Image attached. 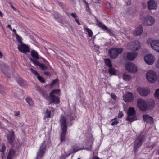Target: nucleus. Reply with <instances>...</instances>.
Instances as JSON below:
<instances>
[{
    "mask_svg": "<svg viewBox=\"0 0 159 159\" xmlns=\"http://www.w3.org/2000/svg\"><path fill=\"white\" fill-rule=\"evenodd\" d=\"M145 140V137L143 135H140L137 137L134 143V149L135 151L142 145Z\"/></svg>",
    "mask_w": 159,
    "mask_h": 159,
    "instance_id": "7",
    "label": "nucleus"
},
{
    "mask_svg": "<svg viewBox=\"0 0 159 159\" xmlns=\"http://www.w3.org/2000/svg\"><path fill=\"white\" fill-rule=\"evenodd\" d=\"M46 143V142H44L42 144L38 152L37 153L36 159H40L43 156L45 150Z\"/></svg>",
    "mask_w": 159,
    "mask_h": 159,
    "instance_id": "11",
    "label": "nucleus"
},
{
    "mask_svg": "<svg viewBox=\"0 0 159 159\" xmlns=\"http://www.w3.org/2000/svg\"><path fill=\"white\" fill-rule=\"evenodd\" d=\"M142 21V24L146 26H151L155 22V19L152 16L150 15L143 16L140 18Z\"/></svg>",
    "mask_w": 159,
    "mask_h": 159,
    "instance_id": "1",
    "label": "nucleus"
},
{
    "mask_svg": "<svg viewBox=\"0 0 159 159\" xmlns=\"http://www.w3.org/2000/svg\"><path fill=\"white\" fill-rule=\"evenodd\" d=\"M155 66L157 68L159 69V59L156 61L155 63Z\"/></svg>",
    "mask_w": 159,
    "mask_h": 159,
    "instance_id": "46",
    "label": "nucleus"
},
{
    "mask_svg": "<svg viewBox=\"0 0 159 159\" xmlns=\"http://www.w3.org/2000/svg\"><path fill=\"white\" fill-rule=\"evenodd\" d=\"M49 98L51 101H49V104L52 103L55 104H58L60 102L59 98L54 95H50Z\"/></svg>",
    "mask_w": 159,
    "mask_h": 159,
    "instance_id": "17",
    "label": "nucleus"
},
{
    "mask_svg": "<svg viewBox=\"0 0 159 159\" xmlns=\"http://www.w3.org/2000/svg\"><path fill=\"white\" fill-rule=\"evenodd\" d=\"M143 31V27L141 26H139L134 31L133 34L136 36L140 35L142 34Z\"/></svg>",
    "mask_w": 159,
    "mask_h": 159,
    "instance_id": "20",
    "label": "nucleus"
},
{
    "mask_svg": "<svg viewBox=\"0 0 159 159\" xmlns=\"http://www.w3.org/2000/svg\"><path fill=\"white\" fill-rule=\"evenodd\" d=\"M17 81L20 85H22L24 82V80L20 77L17 78Z\"/></svg>",
    "mask_w": 159,
    "mask_h": 159,
    "instance_id": "34",
    "label": "nucleus"
},
{
    "mask_svg": "<svg viewBox=\"0 0 159 159\" xmlns=\"http://www.w3.org/2000/svg\"><path fill=\"white\" fill-rule=\"evenodd\" d=\"M14 95L19 100L21 99L22 97V95H21L20 96L19 95H18L16 94H14Z\"/></svg>",
    "mask_w": 159,
    "mask_h": 159,
    "instance_id": "47",
    "label": "nucleus"
},
{
    "mask_svg": "<svg viewBox=\"0 0 159 159\" xmlns=\"http://www.w3.org/2000/svg\"><path fill=\"white\" fill-rule=\"evenodd\" d=\"M137 53L136 52H128L127 54V58L129 60H133L137 56Z\"/></svg>",
    "mask_w": 159,
    "mask_h": 159,
    "instance_id": "22",
    "label": "nucleus"
},
{
    "mask_svg": "<svg viewBox=\"0 0 159 159\" xmlns=\"http://www.w3.org/2000/svg\"><path fill=\"white\" fill-rule=\"evenodd\" d=\"M69 117L71 120H73L75 118V116L74 114H72V116Z\"/></svg>",
    "mask_w": 159,
    "mask_h": 159,
    "instance_id": "54",
    "label": "nucleus"
},
{
    "mask_svg": "<svg viewBox=\"0 0 159 159\" xmlns=\"http://www.w3.org/2000/svg\"><path fill=\"white\" fill-rule=\"evenodd\" d=\"M30 59L31 60V61H32L34 65L39 66L40 64L38 61L37 60H34L32 58H30Z\"/></svg>",
    "mask_w": 159,
    "mask_h": 159,
    "instance_id": "36",
    "label": "nucleus"
},
{
    "mask_svg": "<svg viewBox=\"0 0 159 159\" xmlns=\"http://www.w3.org/2000/svg\"><path fill=\"white\" fill-rule=\"evenodd\" d=\"M125 69L127 71L130 73H135L137 71V67L136 66L130 62L126 63L125 65Z\"/></svg>",
    "mask_w": 159,
    "mask_h": 159,
    "instance_id": "9",
    "label": "nucleus"
},
{
    "mask_svg": "<svg viewBox=\"0 0 159 159\" xmlns=\"http://www.w3.org/2000/svg\"><path fill=\"white\" fill-rule=\"evenodd\" d=\"M154 96L155 98L159 99V89L156 90L154 93Z\"/></svg>",
    "mask_w": 159,
    "mask_h": 159,
    "instance_id": "38",
    "label": "nucleus"
},
{
    "mask_svg": "<svg viewBox=\"0 0 159 159\" xmlns=\"http://www.w3.org/2000/svg\"><path fill=\"white\" fill-rule=\"evenodd\" d=\"M98 26L102 28V29L107 31L110 35H113V32L111 30L109 29L106 26L101 23V22L98 21L97 24Z\"/></svg>",
    "mask_w": 159,
    "mask_h": 159,
    "instance_id": "18",
    "label": "nucleus"
},
{
    "mask_svg": "<svg viewBox=\"0 0 159 159\" xmlns=\"http://www.w3.org/2000/svg\"><path fill=\"white\" fill-rule=\"evenodd\" d=\"M60 122L62 130H63L64 131L67 130L66 119V118L63 116H61L60 120Z\"/></svg>",
    "mask_w": 159,
    "mask_h": 159,
    "instance_id": "15",
    "label": "nucleus"
},
{
    "mask_svg": "<svg viewBox=\"0 0 159 159\" xmlns=\"http://www.w3.org/2000/svg\"><path fill=\"white\" fill-rule=\"evenodd\" d=\"M148 46L150 45L151 48L156 51L159 52V40H151L150 39L147 40Z\"/></svg>",
    "mask_w": 159,
    "mask_h": 159,
    "instance_id": "4",
    "label": "nucleus"
},
{
    "mask_svg": "<svg viewBox=\"0 0 159 159\" xmlns=\"http://www.w3.org/2000/svg\"><path fill=\"white\" fill-rule=\"evenodd\" d=\"M7 137L8 142L10 143H12L15 140V134L12 130L9 131L7 134Z\"/></svg>",
    "mask_w": 159,
    "mask_h": 159,
    "instance_id": "14",
    "label": "nucleus"
},
{
    "mask_svg": "<svg viewBox=\"0 0 159 159\" xmlns=\"http://www.w3.org/2000/svg\"><path fill=\"white\" fill-rule=\"evenodd\" d=\"M31 55L35 59L38 60L39 59L38 53L37 52L33 50L31 52Z\"/></svg>",
    "mask_w": 159,
    "mask_h": 159,
    "instance_id": "27",
    "label": "nucleus"
},
{
    "mask_svg": "<svg viewBox=\"0 0 159 159\" xmlns=\"http://www.w3.org/2000/svg\"><path fill=\"white\" fill-rule=\"evenodd\" d=\"M18 49L20 51L24 53L29 52L30 51L28 46L23 43L18 45Z\"/></svg>",
    "mask_w": 159,
    "mask_h": 159,
    "instance_id": "13",
    "label": "nucleus"
},
{
    "mask_svg": "<svg viewBox=\"0 0 159 159\" xmlns=\"http://www.w3.org/2000/svg\"><path fill=\"white\" fill-rule=\"evenodd\" d=\"M16 39L18 43L21 44L22 43L21 37H20L17 34H16Z\"/></svg>",
    "mask_w": 159,
    "mask_h": 159,
    "instance_id": "30",
    "label": "nucleus"
},
{
    "mask_svg": "<svg viewBox=\"0 0 159 159\" xmlns=\"http://www.w3.org/2000/svg\"><path fill=\"white\" fill-rule=\"evenodd\" d=\"M119 123L118 121L116 120L114 121H113L111 123V125L113 126Z\"/></svg>",
    "mask_w": 159,
    "mask_h": 159,
    "instance_id": "50",
    "label": "nucleus"
},
{
    "mask_svg": "<svg viewBox=\"0 0 159 159\" xmlns=\"http://www.w3.org/2000/svg\"><path fill=\"white\" fill-rule=\"evenodd\" d=\"M14 115L16 116H18L20 114V113L19 111H15L14 112Z\"/></svg>",
    "mask_w": 159,
    "mask_h": 159,
    "instance_id": "51",
    "label": "nucleus"
},
{
    "mask_svg": "<svg viewBox=\"0 0 159 159\" xmlns=\"http://www.w3.org/2000/svg\"><path fill=\"white\" fill-rule=\"evenodd\" d=\"M58 81V79H54L52 82L51 84V85L52 86L53 84H56Z\"/></svg>",
    "mask_w": 159,
    "mask_h": 159,
    "instance_id": "45",
    "label": "nucleus"
},
{
    "mask_svg": "<svg viewBox=\"0 0 159 159\" xmlns=\"http://www.w3.org/2000/svg\"><path fill=\"white\" fill-rule=\"evenodd\" d=\"M148 8L149 10L155 9L157 8V4L155 1L151 0L148 2Z\"/></svg>",
    "mask_w": 159,
    "mask_h": 159,
    "instance_id": "19",
    "label": "nucleus"
},
{
    "mask_svg": "<svg viewBox=\"0 0 159 159\" xmlns=\"http://www.w3.org/2000/svg\"><path fill=\"white\" fill-rule=\"evenodd\" d=\"M137 91L138 93L142 96H145L148 95L149 94L150 92V91L149 89L140 87L137 88Z\"/></svg>",
    "mask_w": 159,
    "mask_h": 159,
    "instance_id": "12",
    "label": "nucleus"
},
{
    "mask_svg": "<svg viewBox=\"0 0 159 159\" xmlns=\"http://www.w3.org/2000/svg\"><path fill=\"white\" fill-rule=\"evenodd\" d=\"M140 48V43L138 41L129 42L128 43L127 46V49L134 51L138 50Z\"/></svg>",
    "mask_w": 159,
    "mask_h": 159,
    "instance_id": "6",
    "label": "nucleus"
},
{
    "mask_svg": "<svg viewBox=\"0 0 159 159\" xmlns=\"http://www.w3.org/2000/svg\"><path fill=\"white\" fill-rule=\"evenodd\" d=\"M128 3H127V5H129L130 4V3H131V1L130 0H128Z\"/></svg>",
    "mask_w": 159,
    "mask_h": 159,
    "instance_id": "63",
    "label": "nucleus"
},
{
    "mask_svg": "<svg viewBox=\"0 0 159 159\" xmlns=\"http://www.w3.org/2000/svg\"><path fill=\"white\" fill-rule=\"evenodd\" d=\"M143 120L146 123L149 124H152L153 122V120L152 117L148 115H144L143 116Z\"/></svg>",
    "mask_w": 159,
    "mask_h": 159,
    "instance_id": "21",
    "label": "nucleus"
},
{
    "mask_svg": "<svg viewBox=\"0 0 159 159\" xmlns=\"http://www.w3.org/2000/svg\"><path fill=\"white\" fill-rule=\"evenodd\" d=\"M51 111H49L48 109H47L45 116V118H50L51 116Z\"/></svg>",
    "mask_w": 159,
    "mask_h": 159,
    "instance_id": "37",
    "label": "nucleus"
},
{
    "mask_svg": "<svg viewBox=\"0 0 159 159\" xmlns=\"http://www.w3.org/2000/svg\"><path fill=\"white\" fill-rule=\"evenodd\" d=\"M123 50L122 48H113L109 50V53L110 57L115 59L117 57L119 54L121 53Z\"/></svg>",
    "mask_w": 159,
    "mask_h": 159,
    "instance_id": "3",
    "label": "nucleus"
},
{
    "mask_svg": "<svg viewBox=\"0 0 159 159\" xmlns=\"http://www.w3.org/2000/svg\"><path fill=\"white\" fill-rule=\"evenodd\" d=\"M137 120L136 115H128L126 120L131 122Z\"/></svg>",
    "mask_w": 159,
    "mask_h": 159,
    "instance_id": "23",
    "label": "nucleus"
},
{
    "mask_svg": "<svg viewBox=\"0 0 159 159\" xmlns=\"http://www.w3.org/2000/svg\"><path fill=\"white\" fill-rule=\"evenodd\" d=\"M62 132L61 133V136H60V140L61 142H62L63 141H64L65 140V134L67 130H66L65 131H64L63 130H62Z\"/></svg>",
    "mask_w": 159,
    "mask_h": 159,
    "instance_id": "29",
    "label": "nucleus"
},
{
    "mask_svg": "<svg viewBox=\"0 0 159 159\" xmlns=\"http://www.w3.org/2000/svg\"><path fill=\"white\" fill-rule=\"evenodd\" d=\"M137 105L141 110L145 111L148 108V105L146 102L143 99H139L137 101Z\"/></svg>",
    "mask_w": 159,
    "mask_h": 159,
    "instance_id": "8",
    "label": "nucleus"
},
{
    "mask_svg": "<svg viewBox=\"0 0 159 159\" xmlns=\"http://www.w3.org/2000/svg\"><path fill=\"white\" fill-rule=\"evenodd\" d=\"M60 92V89H54L51 91L50 93V95H54L53 94H57Z\"/></svg>",
    "mask_w": 159,
    "mask_h": 159,
    "instance_id": "31",
    "label": "nucleus"
},
{
    "mask_svg": "<svg viewBox=\"0 0 159 159\" xmlns=\"http://www.w3.org/2000/svg\"><path fill=\"white\" fill-rule=\"evenodd\" d=\"M0 93L3 95H4L5 94L4 88L2 87L0 88Z\"/></svg>",
    "mask_w": 159,
    "mask_h": 159,
    "instance_id": "42",
    "label": "nucleus"
},
{
    "mask_svg": "<svg viewBox=\"0 0 159 159\" xmlns=\"http://www.w3.org/2000/svg\"><path fill=\"white\" fill-rule=\"evenodd\" d=\"M11 7L13 9V10L14 11H16V8H15L11 4Z\"/></svg>",
    "mask_w": 159,
    "mask_h": 159,
    "instance_id": "57",
    "label": "nucleus"
},
{
    "mask_svg": "<svg viewBox=\"0 0 159 159\" xmlns=\"http://www.w3.org/2000/svg\"><path fill=\"white\" fill-rule=\"evenodd\" d=\"M38 79L42 83H44L45 82L44 79L41 76H40L39 75L37 77Z\"/></svg>",
    "mask_w": 159,
    "mask_h": 159,
    "instance_id": "39",
    "label": "nucleus"
},
{
    "mask_svg": "<svg viewBox=\"0 0 159 159\" xmlns=\"http://www.w3.org/2000/svg\"><path fill=\"white\" fill-rule=\"evenodd\" d=\"M0 16L1 17H2L3 16V14L1 11H0Z\"/></svg>",
    "mask_w": 159,
    "mask_h": 159,
    "instance_id": "64",
    "label": "nucleus"
},
{
    "mask_svg": "<svg viewBox=\"0 0 159 159\" xmlns=\"http://www.w3.org/2000/svg\"><path fill=\"white\" fill-rule=\"evenodd\" d=\"M151 103H152V105L154 106L155 105V102L153 100H152L151 101Z\"/></svg>",
    "mask_w": 159,
    "mask_h": 159,
    "instance_id": "56",
    "label": "nucleus"
},
{
    "mask_svg": "<svg viewBox=\"0 0 159 159\" xmlns=\"http://www.w3.org/2000/svg\"><path fill=\"white\" fill-rule=\"evenodd\" d=\"M0 69L2 72L9 77L13 76V69L12 67H9L5 65H3L2 66L0 65Z\"/></svg>",
    "mask_w": 159,
    "mask_h": 159,
    "instance_id": "2",
    "label": "nucleus"
},
{
    "mask_svg": "<svg viewBox=\"0 0 159 159\" xmlns=\"http://www.w3.org/2000/svg\"><path fill=\"white\" fill-rule=\"evenodd\" d=\"M144 60L147 64L148 65H152L155 61V57L152 54H148L145 56Z\"/></svg>",
    "mask_w": 159,
    "mask_h": 159,
    "instance_id": "10",
    "label": "nucleus"
},
{
    "mask_svg": "<svg viewBox=\"0 0 159 159\" xmlns=\"http://www.w3.org/2000/svg\"><path fill=\"white\" fill-rule=\"evenodd\" d=\"M111 98L114 100H116L117 99V97L116 95L113 93H111Z\"/></svg>",
    "mask_w": 159,
    "mask_h": 159,
    "instance_id": "44",
    "label": "nucleus"
},
{
    "mask_svg": "<svg viewBox=\"0 0 159 159\" xmlns=\"http://www.w3.org/2000/svg\"><path fill=\"white\" fill-rule=\"evenodd\" d=\"M123 80L125 81H129L131 78V76L129 74L126 73H124L123 75Z\"/></svg>",
    "mask_w": 159,
    "mask_h": 159,
    "instance_id": "26",
    "label": "nucleus"
},
{
    "mask_svg": "<svg viewBox=\"0 0 159 159\" xmlns=\"http://www.w3.org/2000/svg\"><path fill=\"white\" fill-rule=\"evenodd\" d=\"M30 70L31 71V72L34 74L37 77L38 76L39 74H38L37 72L35 70H34L32 68H30Z\"/></svg>",
    "mask_w": 159,
    "mask_h": 159,
    "instance_id": "40",
    "label": "nucleus"
},
{
    "mask_svg": "<svg viewBox=\"0 0 159 159\" xmlns=\"http://www.w3.org/2000/svg\"><path fill=\"white\" fill-rule=\"evenodd\" d=\"M123 116V114L122 112H120L119 113L118 116V117L119 118H121Z\"/></svg>",
    "mask_w": 159,
    "mask_h": 159,
    "instance_id": "49",
    "label": "nucleus"
},
{
    "mask_svg": "<svg viewBox=\"0 0 159 159\" xmlns=\"http://www.w3.org/2000/svg\"><path fill=\"white\" fill-rule=\"evenodd\" d=\"M100 0H92L93 2L95 3H98Z\"/></svg>",
    "mask_w": 159,
    "mask_h": 159,
    "instance_id": "55",
    "label": "nucleus"
},
{
    "mask_svg": "<svg viewBox=\"0 0 159 159\" xmlns=\"http://www.w3.org/2000/svg\"><path fill=\"white\" fill-rule=\"evenodd\" d=\"M44 74L46 75H50L49 73L48 72H46L44 73Z\"/></svg>",
    "mask_w": 159,
    "mask_h": 159,
    "instance_id": "59",
    "label": "nucleus"
},
{
    "mask_svg": "<svg viewBox=\"0 0 159 159\" xmlns=\"http://www.w3.org/2000/svg\"><path fill=\"white\" fill-rule=\"evenodd\" d=\"M15 153V151L13 149H10L8 154L7 159H12Z\"/></svg>",
    "mask_w": 159,
    "mask_h": 159,
    "instance_id": "24",
    "label": "nucleus"
},
{
    "mask_svg": "<svg viewBox=\"0 0 159 159\" xmlns=\"http://www.w3.org/2000/svg\"><path fill=\"white\" fill-rule=\"evenodd\" d=\"M105 63L106 65L109 67H112V65L110 60L109 59H105Z\"/></svg>",
    "mask_w": 159,
    "mask_h": 159,
    "instance_id": "32",
    "label": "nucleus"
},
{
    "mask_svg": "<svg viewBox=\"0 0 159 159\" xmlns=\"http://www.w3.org/2000/svg\"><path fill=\"white\" fill-rule=\"evenodd\" d=\"M127 114L136 115V112L134 109L133 107H130L128 111Z\"/></svg>",
    "mask_w": 159,
    "mask_h": 159,
    "instance_id": "25",
    "label": "nucleus"
},
{
    "mask_svg": "<svg viewBox=\"0 0 159 159\" xmlns=\"http://www.w3.org/2000/svg\"><path fill=\"white\" fill-rule=\"evenodd\" d=\"M6 147L4 144H2L1 146V149L0 151L2 152H4L6 150Z\"/></svg>",
    "mask_w": 159,
    "mask_h": 159,
    "instance_id": "43",
    "label": "nucleus"
},
{
    "mask_svg": "<svg viewBox=\"0 0 159 159\" xmlns=\"http://www.w3.org/2000/svg\"><path fill=\"white\" fill-rule=\"evenodd\" d=\"M109 72L112 75H115L116 71L115 70L111 67H109Z\"/></svg>",
    "mask_w": 159,
    "mask_h": 159,
    "instance_id": "35",
    "label": "nucleus"
},
{
    "mask_svg": "<svg viewBox=\"0 0 159 159\" xmlns=\"http://www.w3.org/2000/svg\"><path fill=\"white\" fill-rule=\"evenodd\" d=\"M123 98L125 101L129 102L133 101V96L131 93L129 92L125 94L123 96Z\"/></svg>",
    "mask_w": 159,
    "mask_h": 159,
    "instance_id": "16",
    "label": "nucleus"
},
{
    "mask_svg": "<svg viewBox=\"0 0 159 159\" xmlns=\"http://www.w3.org/2000/svg\"><path fill=\"white\" fill-rule=\"evenodd\" d=\"M3 55L2 54V52L0 51V58H2V57H3Z\"/></svg>",
    "mask_w": 159,
    "mask_h": 159,
    "instance_id": "61",
    "label": "nucleus"
},
{
    "mask_svg": "<svg viewBox=\"0 0 159 159\" xmlns=\"http://www.w3.org/2000/svg\"><path fill=\"white\" fill-rule=\"evenodd\" d=\"M146 78L150 83L155 82L157 80V76L155 72L152 70H150L146 74Z\"/></svg>",
    "mask_w": 159,
    "mask_h": 159,
    "instance_id": "5",
    "label": "nucleus"
},
{
    "mask_svg": "<svg viewBox=\"0 0 159 159\" xmlns=\"http://www.w3.org/2000/svg\"><path fill=\"white\" fill-rule=\"evenodd\" d=\"M39 66L43 70H46L47 68V67L43 64L40 63Z\"/></svg>",
    "mask_w": 159,
    "mask_h": 159,
    "instance_id": "41",
    "label": "nucleus"
},
{
    "mask_svg": "<svg viewBox=\"0 0 159 159\" xmlns=\"http://www.w3.org/2000/svg\"><path fill=\"white\" fill-rule=\"evenodd\" d=\"M75 20V21L77 23H78V24L79 25H80V23L79 22V20L78 19H76Z\"/></svg>",
    "mask_w": 159,
    "mask_h": 159,
    "instance_id": "58",
    "label": "nucleus"
},
{
    "mask_svg": "<svg viewBox=\"0 0 159 159\" xmlns=\"http://www.w3.org/2000/svg\"><path fill=\"white\" fill-rule=\"evenodd\" d=\"M71 15L74 18H76L77 17V16L75 13H72Z\"/></svg>",
    "mask_w": 159,
    "mask_h": 159,
    "instance_id": "52",
    "label": "nucleus"
},
{
    "mask_svg": "<svg viewBox=\"0 0 159 159\" xmlns=\"http://www.w3.org/2000/svg\"><path fill=\"white\" fill-rule=\"evenodd\" d=\"M84 29L85 31L87 32L89 36L92 37L93 36V33L91 29L86 27L85 26H84Z\"/></svg>",
    "mask_w": 159,
    "mask_h": 159,
    "instance_id": "28",
    "label": "nucleus"
},
{
    "mask_svg": "<svg viewBox=\"0 0 159 159\" xmlns=\"http://www.w3.org/2000/svg\"><path fill=\"white\" fill-rule=\"evenodd\" d=\"M26 100L30 106H32L33 105V102L30 98H27L26 99Z\"/></svg>",
    "mask_w": 159,
    "mask_h": 159,
    "instance_id": "33",
    "label": "nucleus"
},
{
    "mask_svg": "<svg viewBox=\"0 0 159 159\" xmlns=\"http://www.w3.org/2000/svg\"><path fill=\"white\" fill-rule=\"evenodd\" d=\"M91 159H101L98 157L95 156L93 157Z\"/></svg>",
    "mask_w": 159,
    "mask_h": 159,
    "instance_id": "53",
    "label": "nucleus"
},
{
    "mask_svg": "<svg viewBox=\"0 0 159 159\" xmlns=\"http://www.w3.org/2000/svg\"><path fill=\"white\" fill-rule=\"evenodd\" d=\"M54 15L55 18L57 19L59 18V15L57 12L54 13Z\"/></svg>",
    "mask_w": 159,
    "mask_h": 159,
    "instance_id": "48",
    "label": "nucleus"
},
{
    "mask_svg": "<svg viewBox=\"0 0 159 159\" xmlns=\"http://www.w3.org/2000/svg\"><path fill=\"white\" fill-rule=\"evenodd\" d=\"M7 27L8 28H9L11 30H12V28H11V26L10 25H8L7 26Z\"/></svg>",
    "mask_w": 159,
    "mask_h": 159,
    "instance_id": "60",
    "label": "nucleus"
},
{
    "mask_svg": "<svg viewBox=\"0 0 159 159\" xmlns=\"http://www.w3.org/2000/svg\"><path fill=\"white\" fill-rule=\"evenodd\" d=\"M12 31L15 33V35H16V34H17L16 33V31L15 30V29H13V30H12Z\"/></svg>",
    "mask_w": 159,
    "mask_h": 159,
    "instance_id": "62",
    "label": "nucleus"
}]
</instances>
